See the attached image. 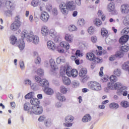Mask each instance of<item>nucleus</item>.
I'll return each mask as SVG.
<instances>
[{"mask_svg": "<svg viewBox=\"0 0 129 129\" xmlns=\"http://www.w3.org/2000/svg\"><path fill=\"white\" fill-rule=\"evenodd\" d=\"M21 38H26L27 42H32L35 45H38L40 42L39 36L34 35V33L31 31L28 32L26 30H24L21 33Z\"/></svg>", "mask_w": 129, "mask_h": 129, "instance_id": "obj_1", "label": "nucleus"}, {"mask_svg": "<svg viewBox=\"0 0 129 129\" xmlns=\"http://www.w3.org/2000/svg\"><path fill=\"white\" fill-rule=\"evenodd\" d=\"M30 103L33 105L31 107V111L34 114H41L43 113V107L39 106L40 101L39 99L35 98H32L30 100Z\"/></svg>", "mask_w": 129, "mask_h": 129, "instance_id": "obj_2", "label": "nucleus"}, {"mask_svg": "<svg viewBox=\"0 0 129 129\" xmlns=\"http://www.w3.org/2000/svg\"><path fill=\"white\" fill-rule=\"evenodd\" d=\"M75 5L73 1H68L66 4L61 3L59 5V10L63 15H67L69 10L73 11L75 10Z\"/></svg>", "mask_w": 129, "mask_h": 129, "instance_id": "obj_3", "label": "nucleus"}, {"mask_svg": "<svg viewBox=\"0 0 129 129\" xmlns=\"http://www.w3.org/2000/svg\"><path fill=\"white\" fill-rule=\"evenodd\" d=\"M64 39L67 41H62L59 43L60 47L66 49V50H69L70 49V45L69 43H72L74 39V36L73 34H66L64 36Z\"/></svg>", "mask_w": 129, "mask_h": 129, "instance_id": "obj_4", "label": "nucleus"}, {"mask_svg": "<svg viewBox=\"0 0 129 129\" xmlns=\"http://www.w3.org/2000/svg\"><path fill=\"white\" fill-rule=\"evenodd\" d=\"M72 70L71 69V67L69 66H61L60 69V74L61 76H63V75H65L67 74L69 77H71V72Z\"/></svg>", "mask_w": 129, "mask_h": 129, "instance_id": "obj_5", "label": "nucleus"}, {"mask_svg": "<svg viewBox=\"0 0 129 129\" xmlns=\"http://www.w3.org/2000/svg\"><path fill=\"white\" fill-rule=\"evenodd\" d=\"M35 80L36 82L38 83L39 86H41V87H44L45 88L49 86V82L46 79H41L40 77L36 76Z\"/></svg>", "mask_w": 129, "mask_h": 129, "instance_id": "obj_6", "label": "nucleus"}, {"mask_svg": "<svg viewBox=\"0 0 129 129\" xmlns=\"http://www.w3.org/2000/svg\"><path fill=\"white\" fill-rule=\"evenodd\" d=\"M88 86L90 89H92V90H96V91L101 90V86L100 85V84L96 82H91L90 83H89Z\"/></svg>", "mask_w": 129, "mask_h": 129, "instance_id": "obj_7", "label": "nucleus"}, {"mask_svg": "<svg viewBox=\"0 0 129 129\" xmlns=\"http://www.w3.org/2000/svg\"><path fill=\"white\" fill-rule=\"evenodd\" d=\"M121 86V83L120 82L113 83V82H110L107 84V87L111 90H116L120 88Z\"/></svg>", "mask_w": 129, "mask_h": 129, "instance_id": "obj_8", "label": "nucleus"}, {"mask_svg": "<svg viewBox=\"0 0 129 129\" xmlns=\"http://www.w3.org/2000/svg\"><path fill=\"white\" fill-rule=\"evenodd\" d=\"M119 88V90L117 91V95H123V96H126V95H127V87L124 86H121Z\"/></svg>", "mask_w": 129, "mask_h": 129, "instance_id": "obj_9", "label": "nucleus"}, {"mask_svg": "<svg viewBox=\"0 0 129 129\" xmlns=\"http://www.w3.org/2000/svg\"><path fill=\"white\" fill-rule=\"evenodd\" d=\"M74 119V117L72 115H70L66 116L65 117V121L66 123L63 124L64 126H67L68 127L72 126V123L71 122H72Z\"/></svg>", "mask_w": 129, "mask_h": 129, "instance_id": "obj_10", "label": "nucleus"}, {"mask_svg": "<svg viewBox=\"0 0 129 129\" xmlns=\"http://www.w3.org/2000/svg\"><path fill=\"white\" fill-rule=\"evenodd\" d=\"M124 54L120 52L117 51L114 55H111L109 58V60L110 61H114V60H116V58H122L123 57Z\"/></svg>", "mask_w": 129, "mask_h": 129, "instance_id": "obj_11", "label": "nucleus"}, {"mask_svg": "<svg viewBox=\"0 0 129 129\" xmlns=\"http://www.w3.org/2000/svg\"><path fill=\"white\" fill-rule=\"evenodd\" d=\"M21 25L19 22H14L11 25V30L13 32H16V31H18L21 28Z\"/></svg>", "mask_w": 129, "mask_h": 129, "instance_id": "obj_12", "label": "nucleus"}, {"mask_svg": "<svg viewBox=\"0 0 129 129\" xmlns=\"http://www.w3.org/2000/svg\"><path fill=\"white\" fill-rule=\"evenodd\" d=\"M120 12L123 15H126L129 13V6L127 5H122L120 7Z\"/></svg>", "mask_w": 129, "mask_h": 129, "instance_id": "obj_13", "label": "nucleus"}, {"mask_svg": "<svg viewBox=\"0 0 129 129\" xmlns=\"http://www.w3.org/2000/svg\"><path fill=\"white\" fill-rule=\"evenodd\" d=\"M17 46L20 51H23L25 49V41L24 40V38L22 37V39L19 40L17 42Z\"/></svg>", "mask_w": 129, "mask_h": 129, "instance_id": "obj_14", "label": "nucleus"}, {"mask_svg": "<svg viewBox=\"0 0 129 129\" xmlns=\"http://www.w3.org/2000/svg\"><path fill=\"white\" fill-rule=\"evenodd\" d=\"M49 14L46 12L42 13L40 16L41 20L43 21L44 23H47L48 20H49Z\"/></svg>", "mask_w": 129, "mask_h": 129, "instance_id": "obj_15", "label": "nucleus"}, {"mask_svg": "<svg viewBox=\"0 0 129 129\" xmlns=\"http://www.w3.org/2000/svg\"><path fill=\"white\" fill-rule=\"evenodd\" d=\"M119 39V42L121 45H123V44H125L127 41H128L129 36L128 35H124Z\"/></svg>", "mask_w": 129, "mask_h": 129, "instance_id": "obj_16", "label": "nucleus"}, {"mask_svg": "<svg viewBox=\"0 0 129 129\" xmlns=\"http://www.w3.org/2000/svg\"><path fill=\"white\" fill-rule=\"evenodd\" d=\"M47 45L49 50H50V51H54L56 49V45L51 40L47 42Z\"/></svg>", "mask_w": 129, "mask_h": 129, "instance_id": "obj_17", "label": "nucleus"}, {"mask_svg": "<svg viewBox=\"0 0 129 129\" xmlns=\"http://www.w3.org/2000/svg\"><path fill=\"white\" fill-rule=\"evenodd\" d=\"M41 32L42 36H44V37L48 36V34L49 33V29L48 28V27L46 26H42Z\"/></svg>", "mask_w": 129, "mask_h": 129, "instance_id": "obj_18", "label": "nucleus"}, {"mask_svg": "<svg viewBox=\"0 0 129 129\" xmlns=\"http://www.w3.org/2000/svg\"><path fill=\"white\" fill-rule=\"evenodd\" d=\"M86 59L90 61H94L95 58V55L92 52H88L86 55Z\"/></svg>", "mask_w": 129, "mask_h": 129, "instance_id": "obj_19", "label": "nucleus"}, {"mask_svg": "<svg viewBox=\"0 0 129 129\" xmlns=\"http://www.w3.org/2000/svg\"><path fill=\"white\" fill-rule=\"evenodd\" d=\"M43 91L44 92L46 93V94H47V95H52V94L54 93V91L53 89L48 87L44 88V89H43Z\"/></svg>", "mask_w": 129, "mask_h": 129, "instance_id": "obj_20", "label": "nucleus"}, {"mask_svg": "<svg viewBox=\"0 0 129 129\" xmlns=\"http://www.w3.org/2000/svg\"><path fill=\"white\" fill-rule=\"evenodd\" d=\"M49 64L51 69H52V70H53V71H55L56 69H58V68L57 67V66L56 65L55 60L54 59L52 58L50 59L49 60Z\"/></svg>", "mask_w": 129, "mask_h": 129, "instance_id": "obj_21", "label": "nucleus"}, {"mask_svg": "<svg viewBox=\"0 0 129 129\" xmlns=\"http://www.w3.org/2000/svg\"><path fill=\"white\" fill-rule=\"evenodd\" d=\"M87 74V70L86 68H82L81 70H80L79 72V76L80 77H85V76Z\"/></svg>", "mask_w": 129, "mask_h": 129, "instance_id": "obj_22", "label": "nucleus"}, {"mask_svg": "<svg viewBox=\"0 0 129 129\" xmlns=\"http://www.w3.org/2000/svg\"><path fill=\"white\" fill-rule=\"evenodd\" d=\"M56 98H57L58 100L59 101H61V102H63L66 100V98L65 96H63L62 94L60 93H57L56 94Z\"/></svg>", "mask_w": 129, "mask_h": 129, "instance_id": "obj_23", "label": "nucleus"}, {"mask_svg": "<svg viewBox=\"0 0 129 129\" xmlns=\"http://www.w3.org/2000/svg\"><path fill=\"white\" fill-rule=\"evenodd\" d=\"M82 120L83 122H88L91 120V116L89 114H87L83 117Z\"/></svg>", "mask_w": 129, "mask_h": 129, "instance_id": "obj_24", "label": "nucleus"}, {"mask_svg": "<svg viewBox=\"0 0 129 129\" xmlns=\"http://www.w3.org/2000/svg\"><path fill=\"white\" fill-rule=\"evenodd\" d=\"M6 6L7 9H11V10H14L15 9V4L11 1H7Z\"/></svg>", "mask_w": 129, "mask_h": 129, "instance_id": "obj_25", "label": "nucleus"}, {"mask_svg": "<svg viewBox=\"0 0 129 129\" xmlns=\"http://www.w3.org/2000/svg\"><path fill=\"white\" fill-rule=\"evenodd\" d=\"M120 51H121V52H123V53L128 52V51H129V45H122V46L120 47Z\"/></svg>", "mask_w": 129, "mask_h": 129, "instance_id": "obj_26", "label": "nucleus"}, {"mask_svg": "<svg viewBox=\"0 0 129 129\" xmlns=\"http://www.w3.org/2000/svg\"><path fill=\"white\" fill-rule=\"evenodd\" d=\"M62 81L66 85H70L71 84V80L67 77H63Z\"/></svg>", "mask_w": 129, "mask_h": 129, "instance_id": "obj_27", "label": "nucleus"}, {"mask_svg": "<svg viewBox=\"0 0 129 129\" xmlns=\"http://www.w3.org/2000/svg\"><path fill=\"white\" fill-rule=\"evenodd\" d=\"M18 39L17 37L14 35H11L10 37V42L11 45H15L17 43Z\"/></svg>", "mask_w": 129, "mask_h": 129, "instance_id": "obj_28", "label": "nucleus"}, {"mask_svg": "<svg viewBox=\"0 0 129 129\" xmlns=\"http://www.w3.org/2000/svg\"><path fill=\"white\" fill-rule=\"evenodd\" d=\"M56 63L57 64H61V63H65L66 60H65V58L63 57V56H59L56 59Z\"/></svg>", "mask_w": 129, "mask_h": 129, "instance_id": "obj_29", "label": "nucleus"}, {"mask_svg": "<svg viewBox=\"0 0 129 129\" xmlns=\"http://www.w3.org/2000/svg\"><path fill=\"white\" fill-rule=\"evenodd\" d=\"M101 34L102 37H105V38H106L108 36V31L105 28H102Z\"/></svg>", "mask_w": 129, "mask_h": 129, "instance_id": "obj_30", "label": "nucleus"}, {"mask_svg": "<svg viewBox=\"0 0 129 129\" xmlns=\"http://www.w3.org/2000/svg\"><path fill=\"white\" fill-rule=\"evenodd\" d=\"M34 95L35 93L34 92H31L25 95V99H32V98L34 97Z\"/></svg>", "mask_w": 129, "mask_h": 129, "instance_id": "obj_31", "label": "nucleus"}, {"mask_svg": "<svg viewBox=\"0 0 129 129\" xmlns=\"http://www.w3.org/2000/svg\"><path fill=\"white\" fill-rule=\"evenodd\" d=\"M120 105L124 108H127V107H129V102L127 101H122L120 102Z\"/></svg>", "mask_w": 129, "mask_h": 129, "instance_id": "obj_32", "label": "nucleus"}, {"mask_svg": "<svg viewBox=\"0 0 129 129\" xmlns=\"http://www.w3.org/2000/svg\"><path fill=\"white\" fill-rule=\"evenodd\" d=\"M23 84L26 86H30L32 84V81L29 79H25L23 80Z\"/></svg>", "mask_w": 129, "mask_h": 129, "instance_id": "obj_33", "label": "nucleus"}, {"mask_svg": "<svg viewBox=\"0 0 129 129\" xmlns=\"http://www.w3.org/2000/svg\"><path fill=\"white\" fill-rule=\"evenodd\" d=\"M49 34L51 37H52V38H54V37H56L57 36V32L54 29H51L49 31Z\"/></svg>", "mask_w": 129, "mask_h": 129, "instance_id": "obj_34", "label": "nucleus"}, {"mask_svg": "<svg viewBox=\"0 0 129 129\" xmlns=\"http://www.w3.org/2000/svg\"><path fill=\"white\" fill-rule=\"evenodd\" d=\"M114 9V3L111 2L108 6V12H111Z\"/></svg>", "mask_w": 129, "mask_h": 129, "instance_id": "obj_35", "label": "nucleus"}, {"mask_svg": "<svg viewBox=\"0 0 129 129\" xmlns=\"http://www.w3.org/2000/svg\"><path fill=\"white\" fill-rule=\"evenodd\" d=\"M129 33V27H126L121 31V35H127Z\"/></svg>", "mask_w": 129, "mask_h": 129, "instance_id": "obj_36", "label": "nucleus"}, {"mask_svg": "<svg viewBox=\"0 0 129 129\" xmlns=\"http://www.w3.org/2000/svg\"><path fill=\"white\" fill-rule=\"evenodd\" d=\"M118 104L114 102L111 103L109 105L110 108H112L113 109H117V108H118Z\"/></svg>", "mask_w": 129, "mask_h": 129, "instance_id": "obj_37", "label": "nucleus"}, {"mask_svg": "<svg viewBox=\"0 0 129 129\" xmlns=\"http://www.w3.org/2000/svg\"><path fill=\"white\" fill-rule=\"evenodd\" d=\"M85 24V20L83 19H79L77 25L78 26H80V27H82L83 26H84Z\"/></svg>", "mask_w": 129, "mask_h": 129, "instance_id": "obj_38", "label": "nucleus"}, {"mask_svg": "<svg viewBox=\"0 0 129 129\" xmlns=\"http://www.w3.org/2000/svg\"><path fill=\"white\" fill-rule=\"evenodd\" d=\"M94 23H95L96 26H97V27H99V26H101L102 24L101 20H100V19L98 18H96L94 21Z\"/></svg>", "mask_w": 129, "mask_h": 129, "instance_id": "obj_39", "label": "nucleus"}, {"mask_svg": "<svg viewBox=\"0 0 129 129\" xmlns=\"http://www.w3.org/2000/svg\"><path fill=\"white\" fill-rule=\"evenodd\" d=\"M71 77L72 76L73 77H76L78 75V71L75 69L72 70V72L71 73Z\"/></svg>", "mask_w": 129, "mask_h": 129, "instance_id": "obj_40", "label": "nucleus"}, {"mask_svg": "<svg viewBox=\"0 0 129 129\" xmlns=\"http://www.w3.org/2000/svg\"><path fill=\"white\" fill-rule=\"evenodd\" d=\"M60 91L61 93H62V94H66L68 91V90L65 87L61 86L60 87Z\"/></svg>", "mask_w": 129, "mask_h": 129, "instance_id": "obj_41", "label": "nucleus"}, {"mask_svg": "<svg viewBox=\"0 0 129 129\" xmlns=\"http://www.w3.org/2000/svg\"><path fill=\"white\" fill-rule=\"evenodd\" d=\"M24 110H28L30 111V112L31 113H33V111H32V110H31V109H32V108L29 107V104H28L27 103H26L24 105Z\"/></svg>", "mask_w": 129, "mask_h": 129, "instance_id": "obj_42", "label": "nucleus"}, {"mask_svg": "<svg viewBox=\"0 0 129 129\" xmlns=\"http://www.w3.org/2000/svg\"><path fill=\"white\" fill-rule=\"evenodd\" d=\"M69 30L70 32H74L77 31V27L75 25H71L69 27Z\"/></svg>", "mask_w": 129, "mask_h": 129, "instance_id": "obj_43", "label": "nucleus"}, {"mask_svg": "<svg viewBox=\"0 0 129 129\" xmlns=\"http://www.w3.org/2000/svg\"><path fill=\"white\" fill-rule=\"evenodd\" d=\"M114 75L117 76V77H119L121 74V72L119 69H116L113 72Z\"/></svg>", "mask_w": 129, "mask_h": 129, "instance_id": "obj_44", "label": "nucleus"}, {"mask_svg": "<svg viewBox=\"0 0 129 129\" xmlns=\"http://www.w3.org/2000/svg\"><path fill=\"white\" fill-rule=\"evenodd\" d=\"M110 80L111 82H116L117 81V77L114 75H113L110 76Z\"/></svg>", "mask_w": 129, "mask_h": 129, "instance_id": "obj_45", "label": "nucleus"}, {"mask_svg": "<svg viewBox=\"0 0 129 129\" xmlns=\"http://www.w3.org/2000/svg\"><path fill=\"white\" fill-rule=\"evenodd\" d=\"M30 87L31 89H33V90H37L38 89V86L37 85V84L34 83V84H32L30 85Z\"/></svg>", "mask_w": 129, "mask_h": 129, "instance_id": "obj_46", "label": "nucleus"}, {"mask_svg": "<svg viewBox=\"0 0 129 129\" xmlns=\"http://www.w3.org/2000/svg\"><path fill=\"white\" fill-rule=\"evenodd\" d=\"M16 23H19V24L22 25V22H21V16L20 15H17L15 17V21Z\"/></svg>", "mask_w": 129, "mask_h": 129, "instance_id": "obj_47", "label": "nucleus"}, {"mask_svg": "<svg viewBox=\"0 0 129 129\" xmlns=\"http://www.w3.org/2000/svg\"><path fill=\"white\" fill-rule=\"evenodd\" d=\"M63 104L61 102H57L54 104L55 108H61Z\"/></svg>", "mask_w": 129, "mask_h": 129, "instance_id": "obj_48", "label": "nucleus"}, {"mask_svg": "<svg viewBox=\"0 0 129 129\" xmlns=\"http://www.w3.org/2000/svg\"><path fill=\"white\" fill-rule=\"evenodd\" d=\"M122 68L123 70H127V71H129V66L127 62L124 63L122 66Z\"/></svg>", "mask_w": 129, "mask_h": 129, "instance_id": "obj_49", "label": "nucleus"}, {"mask_svg": "<svg viewBox=\"0 0 129 129\" xmlns=\"http://www.w3.org/2000/svg\"><path fill=\"white\" fill-rule=\"evenodd\" d=\"M88 32L90 35H93L94 33V28L91 26L88 29Z\"/></svg>", "mask_w": 129, "mask_h": 129, "instance_id": "obj_50", "label": "nucleus"}, {"mask_svg": "<svg viewBox=\"0 0 129 129\" xmlns=\"http://www.w3.org/2000/svg\"><path fill=\"white\" fill-rule=\"evenodd\" d=\"M37 74L39 76H44V70L42 69H39L37 70Z\"/></svg>", "mask_w": 129, "mask_h": 129, "instance_id": "obj_51", "label": "nucleus"}, {"mask_svg": "<svg viewBox=\"0 0 129 129\" xmlns=\"http://www.w3.org/2000/svg\"><path fill=\"white\" fill-rule=\"evenodd\" d=\"M41 57L40 56H37L36 59H35V63L37 65H39L41 64Z\"/></svg>", "mask_w": 129, "mask_h": 129, "instance_id": "obj_52", "label": "nucleus"}, {"mask_svg": "<svg viewBox=\"0 0 129 129\" xmlns=\"http://www.w3.org/2000/svg\"><path fill=\"white\" fill-rule=\"evenodd\" d=\"M20 67L21 70H24L25 69V62L23 60H20L19 61Z\"/></svg>", "mask_w": 129, "mask_h": 129, "instance_id": "obj_53", "label": "nucleus"}, {"mask_svg": "<svg viewBox=\"0 0 129 129\" xmlns=\"http://www.w3.org/2000/svg\"><path fill=\"white\" fill-rule=\"evenodd\" d=\"M39 4V0H33L31 2V6L33 7H37Z\"/></svg>", "mask_w": 129, "mask_h": 129, "instance_id": "obj_54", "label": "nucleus"}, {"mask_svg": "<svg viewBox=\"0 0 129 129\" xmlns=\"http://www.w3.org/2000/svg\"><path fill=\"white\" fill-rule=\"evenodd\" d=\"M72 85H73V87H78L79 86V82L75 80L72 82Z\"/></svg>", "mask_w": 129, "mask_h": 129, "instance_id": "obj_55", "label": "nucleus"}, {"mask_svg": "<svg viewBox=\"0 0 129 129\" xmlns=\"http://www.w3.org/2000/svg\"><path fill=\"white\" fill-rule=\"evenodd\" d=\"M123 23H124L125 25H129V15H126L123 21Z\"/></svg>", "mask_w": 129, "mask_h": 129, "instance_id": "obj_56", "label": "nucleus"}, {"mask_svg": "<svg viewBox=\"0 0 129 129\" xmlns=\"http://www.w3.org/2000/svg\"><path fill=\"white\" fill-rule=\"evenodd\" d=\"M46 9L47 12H50V11H52V5L49 4H47Z\"/></svg>", "mask_w": 129, "mask_h": 129, "instance_id": "obj_57", "label": "nucleus"}, {"mask_svg": "<svg viewBox=\"0 0 129 129\" xmlns=\"http://www.w3.org/2000/svg\"><path fill=\"white\" fill-rule=\"evenodd\" d=\"M51 124H52V122H51V120L50 119H47L46 120L45 122V125L46 126L49 127L51 126Z\"/></svg>", "mask_w": 129, "mask_h": 129, "instance_id": "obj_58", "label": "nucleus"}, {"mask_svg": "<svg viewBox=\"0 0 129 129\" xmlns=\"http://www.w3.org/2000/svg\"><path fill=\"white\" fill-rule=\"evenodd\" d=\"M75 54L77 57H82V56H83L82 53H81V51H80V50H77Z\"/></svg>", "mask_w": 129, "mask_h": 129, "instance_id": "obj_59", "label": "nucleus"}, {"mask_svg": "<svg viewBox=\"0 0 129 129\" xmlns=\"http://www.w3.org/2000/svg\"><path fill=\"white\" fill-rule=\"evenodd\" d=\"M93 62L94 63H95V64H97V63H99V62H101V59L95 56V58L93 60Z\"/></svg>", "mask_w": 129, "mask_h": 129, "instance_id": "obj_60", "label": "nucleus"}, {"mask_svg": "<svg viewBox=\"0 0 129 129\" xmlns=\"http://www.w3.org/2000/svg\"><path fill=\"white\" fill-rule=\"evenodd\" d=\"M91 41L92 43H96V41H97V37L95 36H93L91 37Z\"/></svg>", "mask_w": 129, "mask_h": 129, "instance_id": "obj_61", "label": "nucleus"}, {"mask_svg": "<svg viewBox=\"0 0 129 129\" xmlns=\"http://www.w3.org/2000/svg\"><path fill=\"white\" fill-rule=\"evenodd\" d=\"M52 14L54 16H57V15H58V11H57V9H53L52 10Z\"/></svg>", "mask_w": 129, "mask_h": 129, "instance_id": "obj_62", "label": "nucleus"}, {"mask_svg": "<svg viewBox=\"0 0 129 129\" xmlns=\"http://www.w3.org/2000/svg\"><path fill=\"white\" fill-rule=\"evenodd\" d=\"M44 66L45 67H49L50 66V64L49 63V61L45 60L44 63Z\"/></svg>", "mask_w": 129, "mask_h": 129, "instance_id": "obj_63", "label": "nucleus"}, {"mask_svg": "<svg viewBox=\"0 0 129 129\" xmlns=\"http://www.w3.org/2000/svg\"><path fill=\"white\" fill-rule=\"evenodd\" d=\"M45 117L44 116H40L38 118L39 121H43L45 119Z\"/></svg>", "mask_w": 129, "mask_h": 129, "instance_id": "obj_64", "label": "nucleus"}]
</instances>
